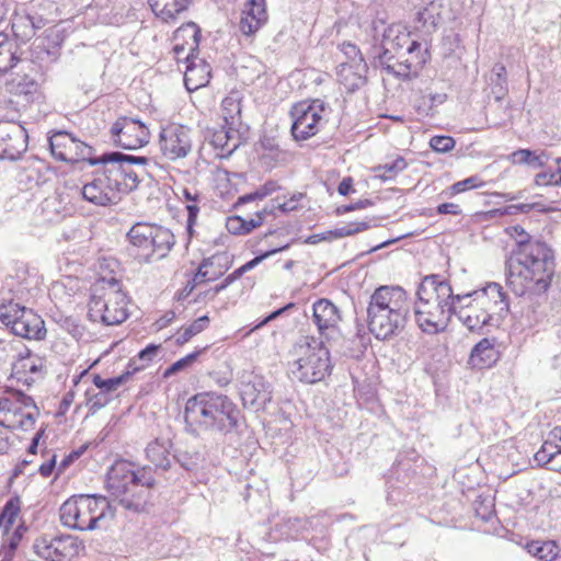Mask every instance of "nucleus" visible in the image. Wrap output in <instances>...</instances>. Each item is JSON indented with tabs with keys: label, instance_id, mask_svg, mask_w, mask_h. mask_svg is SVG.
I'll use <instances>...</instances> for the list:
<instances>
[{
	"label": "nucleus",
	"instance_id": "ddd939ff",
	"mask_svg": "<svg viewBox=\"0 0 561 561\" xmlns=\"http://www.w3.org/2000/svg\"><path fill=\"white\" fill-rule=\"evenodd\" d=\"M462 296H467V300L472 298L473 301H477V305L488 313L486 317L491 320V327H500L510 312L508 297L497 283H490L481 289Z\"/></svg>",
	"mask_w": 561,
	"mask_h": 561
},
{
	"label": "nucleus",
	"instance_id": "6e6d98bb",
	"mask_svg": "<svg viewBox=\"0 0 561 561\" xmlns=\"http://www.w3.org/2000/svg\"><path fill=\"white\" fill-rule=\"evenodd\" d=\"M339 47L350 62L362 64L364 61L360 49L355 44L343 42Z\"/></svg>",
	"mask_w": 561,
	"mask_h": 561
},
{
	"label": "nucleus",
	"instance_id": "6ab92c4d",
	"mask_svg": "<svg viewBox=\"0 0 561 561\" xmlns=\"http://www.w3.org/2000/svg\"><path fill=\"white\" fill-rule=\"evenodd\" d=\"M125 158L115 161H106L108 164L110 174L117 180V188H119V196L129 193L138 187V174L130 168L131 164H146L148 159L146 157H136L131 154L122 153Z\"/></svg>",
	"mask_w": 561,
	"mask_h": 561
},
{
	"label": "nucleus",
	"instance_id": "aec40b11",
	"mask_svg": "<svg viewBox=\"0 0 561 561\" xmlns=\"http://www.w3.org/2000/svg\"><path fill=\"white\" fill-rule=\"evenodd\" d=\"M405 55L407 58L399 60L397 72V78L402 80L417 77L430 58L427 49H422V44L417 41L410 43L405 49Z\"/></svg>",
	"mask_w": 561,
	"mask_h": 561
},
{
	"label": "nucleus",
	"instance_id": "f257e3e1",
	"mask_svg": "<svg viewBox=\"0 0 561 561\" xmlns=\"http://www.w3.org/2000/svg\"><path fill=\"white\" fill-rule=\"evenodd\" d=\"M519 247L507 261L506 284L517 297L527 302L529 323L543 317L548 289L554 274V256L543 242H529V236L520 226L510 228Z\"/></svg>",
	"mask_w": 561,
	"mask_h": 561
},
{
	"label": "nucleus",
	"instance_id": "8fccbe9b",
	"mask_svg": "<svg viewBox=\"0 0 561 561\" xmlns=\"http://www.w3.org/2000/svg\"><path fill=\"white\" fill-rule=\"evenodd\" d=\"M160 345L149 344L130 360H136V366L142 367V369H145L158 355Z\"/></svg>",
	"mask_w": 561,
	"mask_h": 561
},
{
	"label": "nucleus",
	"instance_id": "473e14b6",
	"mask_svg": "<svg viewBox=\"0 0 561 561\" xmlns=\"http://www.w3.org/2000/svg\"><path fill=\"white\" fill-rule=\"evenodd\" d=\"M140 370H142V367L136 366V360H129L126 370L119 376L104 379L99 375H94L93 383L99 390L111 396V393L126 382L131 375Z\"/></svg>",
	"mask_w": 561,
	"mask_h": 561
},
{
	"label": "nucleus",
	"instance_id": "c9c22d12",
	"mask_svg": "<svg viewBox=\"0 0 561 561\" xmlns=\"http://www.w3.org/2000/svg\"><path fill=\"white\" fill-rule=\"evenodd\" d=\"M7 85L11 93L24 95L27 101L32 100L38 91L37 81L28 73L12 72V78Z\"/></svg>",
	"mask_w": 561,
	"mask_h": 561
},
{
	"label": "nucleus",
	"instance_id": "c85d7f7f",
	"mask_svg": "<svg viewBox=\"0 0 561 561\" xmlns=\"http://www.w3.org/2000/svg\"><path fill=\"white\" fill-rule=\"evenodd\" d=\"M497 360L494 343L484 337L471 350L469 364L478 369L491 367Z\"/></svg>",
	"mask_w": 561,
	"mask_h": 561
},
{
	"label": "nucleus",
	"instance_id": "393cba45",
	"mask_svg": "<svg viewBox=\"0 0 561 561\" xmlns=\"http://www.w3.org/2000/svg\"><path fill=\"white\" fill-rule=\"evenodd\" d=\"M186 60L184 84L187 91L193 92L209 82L211 68L205 60L198 59L193 55H188Z\"/></svg>",
	"mask_w": 561,
	"mask_h": 561
},
{
	"label": "nucleus",
	"instance_id": "a18cd8bd",
	"mask_svg": "<svg viewBox=\"0 0 561 561\" xmlns=\"http://www.w3.org/2000/svg\"><path fill=\"white\" fill-rule=\"evenodd\" d=\"M408 167L407 161L402 157L396 158L392 162L380 164L374 168L376 178L388 181L392 180Z\"/></svg>",
	"mask_w": 561,
	"mask_h": 561
},
{
	"label": "nucleus",
	"instance_id": "cd10ccee",
	"mask_svg": "<svg viewBox=\"0 0 561 561\" xmlns=\"http://www.w3.org/2000/svg\"><path fill=\"white\" fill-rule=\"evenodd\" d=\"M153 229L154 225L137 222L127 233L130 244L140 251L137 255L142 256L146 260H149Z\"/></svg>",
	"mask_w": 561,
	"mask_h": 561
},
{
	"label": "nucleus",
	"instance_id": "3c124183",
	"mask_svg": "<svg viewBox=\"0 0 561 561\" xmlns=\"http://www.w3.org/2000/svg\"><path fill=\"white\" fill-rule=\"evenodd\" d=\"M556 457L554 444L552 442H545L541 448L535 454L534 460L538 466H548Z\"/></svg>",
	"mask_w": 561,
	"mask_h": 561
},
{
	"label": "nucleus",
	"instance_id": "bf43d9fd",
	"mask_svg": "<svg viewBox=\"0 0 561 561\" xmlns=\"http://www.w3.org/2000/svg\"><path fill=\"white\" fill-rule=\"evenodd\" d=\"M10 393L15 402V405L18 408H20L21 411H23V409H30V408L36 407L33 398L25 394L24 392H22L20 390H11Z\"/></svg>",
	"mask_w": 561,
	"mask_h": 561
},
{
	"label": "nucleus",
	"instance_id": "4468645a",
	"mask_svg": "<svg viewBox=\"0 0 561 561\" xmlns=\"http://www.w3.org/2000/svg\"><path fill=\"white\" fill-rule=\"evenodd\" d=\"M117 185V180L110 174L108 164H104L103 170L95 172L92 181L81 187V194L91 204L108 206L121 201Z\"/></svg>",
	"mask_w": 561,
	"mask_h": 561
},
{
	"label": "nucleus",
	"instance_id": "5701e85b",
	"mask_svg": "<svg viewBox=\"0 0 561 561\" xmlns=\"http://www.w3.org/2000/svg\"><path fill=\"white\" fill-rule=\"evenodd\" d=\"M43 369V359L26 350L25 354H20L12 365V377L24 385L31 386L35 378L34 375H41Z\"/></svg>",
	"mask_w": 561,
	"mask_h": 561
},
{
	"label": "nucleus",
	"instance_id": "7c9ffc66",
	"mask_svg": "<svg viewBox=\"0 0 561 561\" xmlns=\"http://www.w3.org/2000/svg\"><path fill=\"white\" fill-rule=\"evenodd\" d=\"M242 95L239 91H231L221 102V112L225 124L242 127L241 108Z\"/></svg>",
	"mask_w": 561,
	"mask_h": 561
},
{
	"label": "nucleus",
	"instance_id": "b1692460",
	"mask_svg": "<svg viewBox=\"0 0 561 561\" xmlns=\"http://www.w3.org/2000/svg\"><path fill=\"white\" fill-rule=\"evenodd\" d=\"M455 314L470 331H478L485 327H491V320L486 317L488 313H485L472 298L457 304Z\"/></svg>",
	"mask_w": 561,
	"mask_h": 561
},
{
	"label": "nucleus",
	"instance_id": "dca6fc26",
	"mask_svg": "<svg viewBox=\"0 0 561 561\" xmlns=\"http://www.w3.org/2000/svg\"><path fill=\"white\" fill-rule=\"evenodd\" d=\"M239 391L244 407L255 408L256 410L265 408L272 400V390L263 376L254 371L243 370L239 377Z\"/></svg>",
	"mask_w": 561,
	"mask_h": 561
},
{
	"label": "nucleus",
	"instance_id": "774afa93",
	"mask_svg": "<svg viewBox=\"0 0 561 561\" xmlns=\"http://www.w3.org/2000/svg\"><path fill=\"white\" fill-rule=\"evenodd\" d=\"M55 467L56 455H49L47 460L39 466L38 472L41 473L42 477L48 478L49 476L53 474Z\"/></svg>",
	"mask_w": 561,
	"mask_h": 561
},
{
	"label": "nucleus",
	"instance_id": "6e6552de",
	"mask_svg": "<svg viewBox=\"0 0 561 561\" xmlns=\"http://www.w3.org/2000/svg\"><path fill=\"white\" fill-rule=\"evenodd\" d=\"M88 316L91 321L105 325L119 324L127 319V297L116 278H101L93 285Z\"/></svg>",
	"mask_w": 561,
	"mask_h": 561
},
{
	"label": "nucleus",
	"instance_id": "9b49d317",
	"mask_svg": "<svg viewBox=\"0 0 561 561\" xmlns=\"http://www.w3.org/2000/svg\"><path fill=\"white\" fill-rule=\"evenodd\" d=\"M0 322L10 328L14 335L27 340H43L46 336L45 322L32 309L10 301L0 306Z\"/></svg>",
	"mask_w": 561,
	"mask_h": 561
},
{
	"label": "nucleus",
	"instance_id": "09e8293b",
	"mask_svg": "<svg viewBox=\"0 0 561 561\" xmlns=\"http://www.w3.org/2000/svg\"><path fill=\"white\" fill-rule=\"evenodd\" d=\"M20 512L18 502L10 500L5 503L2 513L0 514V528L8 531L9 527L13 525Z\"/></svg>",
	"mask_w": 561,
	"mask_h": 561
},
{
	"label": "nucleus",
	"instance_id": "20e7f679",
	"mask_svg": "<svg viewBox=\"0 0 561 561\" xmlns=\"http://www.w3.org/2000/svg\"><path fill=\"white\" fill-rule=\"evenodd\" d=\"M411 310V300L402 287L379 286L367 306L368 330L377 340H390L404 330Z\"/></svg>",
	"mask_w": 561,
	"mask_h": 561
},
{
	"label": "nucleus",
	"instance_id": "e2e57ef3",
	"mask_svg": "<svg viewBox=\"0 0 561 561\" xmlns=\"http://www.w3.org/2000/svg\"><path fill=\"white\" fill-rule=\"evenodd\" d=\"M286 248H287V245L278 248V249H273V250L267 251L261 255H257V256L253 257L252 260H250L249 262H247L245 264H243L241 266V268L244 273H247V272L251 271L252 268H254L255 266H257L264 259H266L270 255H272L283 249H286Z\"/></svg>",
	"mask_w": 561,
	"mask_h": 561
},
{
	"label": "nucleus",
	"instance_id": "ea45409f",
	"mask_svg": "<svg viewBox=\"0 0 561 561\" xmlns=\"http://www.w3.org/2000/svg\"><path fill=\"white\" fill-rule=\"evenodd\" d=\"M528 551L541 561H553L561 549L554 541H533Z\"/></svg>",
	"mask_w": 561,
	"mask_h": 561
},
{
	"label": "nucleus",
	"instance_id": "c03bdc74",
	"mask_svg": "<svg viewBox=\"0 0 561 561\" xmlns=\"http://www.w3.org/2000/svg\"><path fill=\"white\" fill-rule=\"evenodd\" d=\"M220 255H213L210 257L204 259L203 262L199 264V267L193 278V280L196 284L214 280L218 278L222 272L221 271H211L210 267H213L215 264H217L220 261Z\"/></svg>",
	"mask_w": 561,
	"mask_h": 561
},
{
	"label": "nucleus",
	"instance_id": "bb28decb",
	"mask_svg": "<svg viewBox=\"0 0 561 561\" xmlns=\"http://www.w3.org/2000/svg\"><path fill=\"white\" fill-rule=\"evenodd\" d=\"M210 144L220 151V156L231 154L241 144L240 128L225 124L213 133Z\"/></svg>",
	"mask_w": 561,
	"mask_h": 561
},
{
	"label": "nucleus",
	"instance_id": "4c0bfd02",
	"mask_svg": "<svg viewBox=\"0 0 561 561\" xmlns=\"http://www.w3.org/2000/svg\"><path fill=\"white\" fill-rule=\"evenodd\" d=\"M379 225V220L376 218H370L363 221L350 222L342 227L335 228L333 230H328V233L332 239L344 238L348 236H353L355 233L365 231L371 227H377Z\"/></svg>",
	"mask_w": 561,
	"mask_h": 561
},
{
	"label": "nucleus",
	"instance_id": "338daca9",
	"mask_svg": "<svg viewBox=\"0 0 561 561\" xmlns=\"http://www.w3.org/2000/svg\"><path fill=\"white\" fill-rule=\"evenodd\" d=\"M371 205H373V203L369 199H363V201H358V202L353 203V204L340 206V207H337L336 213L339 215H343V214H346V213H350V211H353V210L364 209V208H366L368 206H371Z\"/></svg>",
	"mask_w": 561,
	"mask_h": 561
},
{
	"label": "nucleus",
	"instance_id": "1a4fd4ad",
	"mask_svg": "<svg viewBox=\"0 0 561 561\" xmlns=\"http://www.w3.org/2000/svg\"><path fill=\"white\" fill-rule=\"evenodd\" d=\"M50 152L55 159L64 162L76 163L79 161H88L91 165L106 163V161H115L126 159L122 152H107L100 158L93 157V148L75 137L71 134L58 130L54 133L49 139Z\"/></svg>",
	"mask_w": 561,
	"mask_h": 561
},
{
	"label": "nucleus",
	"instance_id": "a878e982",
	"mask_svg": "<svg viewBox=\"0 0 561 561\" xmlns=\"http://www.w3.org/2000/svg\"><path fill=\"white\" fill-rule=\"evenodd\" d=\"M24 70L25 66L30 67L28 60L20 58V45L8 34L0 32V72H8L13 70L18 65Z\"/></svg>",
	"mask_w": 561,
	"mask_h": 561
},
{
	"label": "nucleus",
	"instance_id": "37998d69",
	"mask_svg": "<svg viewBox=\"0 0 561 561\" xmlns=\"http://www.w3.org/2000/svg\"><path fill=\"white\" fill-rule=\"evenodd\" d=\"M310 526V519L299 517L288 518L279 525L282 535L287 539L298 537L300 534L308 530Z\"/></svg>",
	"mask_w": 561,
	"mask_h": 561
},
{
	"label": "nucleus",
	"instance_id": "69168bd1",
	"mask_svg": "<svg viewBox=\"0 0 561 561\" xmlns=\"http://www.w3.org/2000/svg\"><path fill=\"white\" fill-rule=\"evenodd\" d=\"M244 219L239 216L230 217L227 220V229L233 234H243Z\"/></svg>",
	"mask_w": 561,
	"mask_h": 561
},
{
	"label": "nucleus",
	"instance_id": "a211bd4d",
	"mask_svg": "<svg viewBox=\"0 0 561 561\" xmlns=\"http://www.w3.org/2000/svg\"><path fill=\"white\" fill-rule=\"evenodd\" d=\"M27 133L20 124L0 121V160H16L27 149Z\"/></svg>",
	"mask_w": 561,
	"mask_h": 561
},
{
	"label": "nucleus",
	"instance_id": "a19ab883",
	"mask_svg": "<svg viewBox=\"0 0 561 561\" xmlns=\"http://www.w3.org/2000/svg\"><path fill=\"white\" fill-rule=\"evenodd\" d=\"M21 413V409L15 405L11 397L0 398V426L15 428V417Z\"/></svg>",
	"mask_w": 561,
	"mask_h": 561
},
{
	"label": "nucleus",
	"instance_id": "79ce46f5",
	"mask_svg": "<svg viewBox=\"0 0 561 561\" xmlns=\"http://www.w3.org/2000/svg\"><path fill=\"white\" fill-rule=\"evenodd\" d=\"M380 53H378L374 57V67L382 69L387 75L393 76L397 78V72L399 69V60L393 62L394 55L393 49L390 47L380 48Z\"/></svg>",
	"mask_w": 561,
	"mask_h": 561
},
{
	"label": "nucleus",
	"instance_id": "0e129e2a",
	"mask_svg": "<svg viewBox=\"0 0 561 561\" xmlns=\"http://www.w3.org/2000/svg\"><path fill=\"white\" fill-rule=\"evenodd\" d=\"M178 32L185 33L192 37L193 42L192 46L190 47L191 50H194L197 47L199 39V31L195 23H188L184 27H181Z\"/></svg>",
	"mask_w": 561,
	"mask_h": 561
},
{
	"label": "nucleus",
	"instance_id": "f3484780",
	"mask_svg": "<svg viewBox=\"0 0 561 561\" xmlns=\"http://www.w3.org/2000/svg\"><path fill=\"white\" fill-rule=\"evenodd\" d=\"M159 144L165 158L170 160L185 158L192 150L191 130L182 125H169L162 128Z\"/></svg>",
	"mask_w": 561,
	"mask_h": 561
},
{
	"label": "nucleus",
	"instance_id": "7ed1b4c3",
	"mask_svg": "<svg viewBox=\"0 0 561 561\" xmlns=\"http://www.w3.org/2000/svg\"><path fill=\"white\" fill-rule=\"evenodd\" d=\"M416 296L415 321L427 334L445 331L457 310V304L467 300V296L455 295L450 284L436 274L422 279Z\"/></svg>",
	"mask_w": 561,
	"mask_h": 561
},
{
	"label": "nucleus",
	"instance_id": "0eeeda50",
	"mask_svg": "<svg viewBox=\"0 0 561 561\" xmlns=\"http://www.w3.org/2000/svg\"><path fill=\"white\" fill-rule=\"evenodd\" d=\"M59 515L64 526L85 531L99 528L103 519L114 516V511L105 496L78 494L62 503Z\"/></svg>",
	"mask_w": 561,
	"mask_h": 561
},
{
	"label": "nucleus",
	"instance_id": "39448f33",
	"mask_svg": "<svg viewBox=\"0 0 561 561\" xmlns=\"http://www.w3.org/2000/svg\"><path fill=\"white\" fill-rule=\"evenodd\" d=\"M240 417L237 404L226 394L216 392L195 394L187 400L184 410L185 423L192 432L204 430L228 434L237 428Z\"/></svg>",
	"mask_w": 561,
	"mask_h": 561
},
{
	"label": "nucleus",
	"instance_id": "680f3d73",
	"mask_svg": "<svg viewBox=\"0 0 561 561\" xmlns=\"http://www.w3.org/2000/svg\"><path fill=\"white\" fill-rule=\"evenodd\" d=\"M296 208V204L294 199H290L285 203H277L275 201L272 202L270 206L263 208V211L266 214H274L276 209H279L282 213H288Z\"/></svg>",
	"mask_w": 561,
	"mask_h": 561
},
{
	"label": "nucleus",
	"instance_id": "4d7b16f0",
	"mask_svg": "<svg viewBox=\"0 0 561 561\" xmlns=\"http://www.w3.org/2000/svg\"><path fill=\"white\" fill-rule=\"evenodd\" d=\"M198 356V352L191 353L183 358L174 362L170 367H168L163 374L164 377H170L171 375L186 368L190 366L193 362L196 360Z\"/></svg>",
	"mask_w": 561,
	"mask_h": 561
},
{
	"label": "nucleus",
	"instance_id": "de8ad7c7",
	"mask_svg": "<svg viewBox=\"0 0 561 561\" xmlns=\"http://www.w3.org/2000/svg\"><path fill=\"white\" fill-rule=\"evenodd\" d=\"M173 458L187 471L197 469L202 460L201 454L197 450H179L173 455Z\"/></svg>",
	"mask_w": 561,
	"mask_h": 561
},
{
	"label": "nucleus",
	"instance_id": "72a5a7b5",
	"mask_svg": "<svg viewBox=\"0 0 561 561\" xmlns=\"http://www.w3.org/2000/svg\"><path fill=\"white\" fill-rule=\"evenodd\" d=\"M150 7L157 16L169 22L174 20L188 7V0H149Z\"/></svg>",
	"mask_w": 561,
	"mask_h": 561
},
{
	"label": "nucleus",
	"instance_id": "f03ea898",
	"mask_svg": "<svg viewBox=\"0 0 561 561\" xmlns=\"http://www.w3.org/2000/svg\"><path fill=\"white\" fill-rule=\"evenodd\" d=\"M172 442L169 438H156L148 444L146 457L154 466H144L138 470L133 465L121 460L116 461L107 472L106 488L119 506L130 512H141L149 499L150 491L157 484L154 473L167 471L171 467L170 449Z\"/></svg>",
	"mask_w": 561,
	"mask_h": 561
},
{
	"label": "nucleus",
	"instance_id": "2eb2a0df",
	"mask_svg": "<svg viewBox=\"0 0 561 561\" xmlns=\"http://www.w3.org/2000/svg\"><path fill=\"white\" fill-rule=\"evenodd\" d=\"M111 138L117 147L136 150L149 142V129L139 119L124 116L112 125Z\"/></svg>",
	"mask_w": 561,
	"mask_h": 561
},
{
	"label": "nucleus",
	"instance_id": "603ef678",
	"mask_svg": "<svg viewBox=\"0 0 561 561\" xmlns=\"http://www.w3.org/2000/svg\"><path fill=\"white\" fill-rule=\"evenodd\" d=\"M456 141L450 136L437 135L431 138L430 147L439 153H445L455 148Z\"/></svg>",
	"mask_w": 561,
	"mask_h": 561
},
{
	"label": "nucleus",
	"instance_id": "5fc2aeb1",
	"mask_svg": "<svg viewBox=\"0 0 561 561\" xmlns=\"http://www.w3.org/2000/svg\"><path fill=\"white\" fill-rule=\"evenodd\" d=\"M31 410L27 412L21 411L18 416H21L20 420H15V428H21L23 431H27L33 427L35 424L36 417L39 414L38 408H30Z\"/></svg>",
	"mask_w": 561,
	"mask_h": 561
},
{
	"label": "nucleus",
	"instance_id": "4be33fe9",
	"mask_svg": "<svg viewBox=\"0 0 561 561\" xmlns=\"http://www.w3.org/2000/svg\"><path fill=\"white\" fill-rule=\"evenodd\" d=\"M312 319L320 334L335 329L341 321L339 308L329 299H318L312 306Z\"/></svg>",
	"mask_w": 561,
	"mask_h": 561
},
{
	"label": "nucleus",
	"instance_id": "412c9836",
	"mask_svg": "<svg viewBox=\"0 0 561 561\" xmlns=\"http://www.w3.org/2000/svg\"><path fill=\"white\" fill-rule=\"evenodd\" d=\"M267 21L265 0H245L239 28L250 36L257 32Z\"/></svg>",
	"mask_w": 561,
	"mask_h": 561
},
{
	"label": "nucleus",
	"instance_id": "f8f14e48",
	"mask_svg": "<svg viewBox=\"0 0 561 561\" xmlns=\"http://www.w3.org/2000/svg\"><path fill=\"white\" fill-rule=\"evenodd\" d=\"M82 549V542L72 535L44 534L33 542L34 552L46 561H71Z\"/></svg>",
	"mask_w": 561,
	"mask_h": 561
},
{
	"label": "nucleus",
	"instance_id": "2f4dec72",
	"mask_svg": "<svg viewBox=\"0 0 561 561\" xmlns=\"http://www.w3.org/2000/svg\"><path fill=\"white\" fill-rule=\"evenodd\" d=\"M413 39L410 38V32L402 24L389 25L383 34L381 45L382 47L391 48L394 53H399L404 47L408 48Z\"/></svg>",
	"mask_w": 561,
	"mask_h": 561
},
{
	"label": "nucleus",
	"instance_id": "49530a36",
	"mask_svg": "<svg viewBox=\"0 0 561 561\" xmlns=\"http://www.w3.org/2000/svg\"><path fill=\"white\" fill-rule=\"evenodd\" d=\"M209 325L208 316H202L194 320L188 325L181 328L176 335V343L182 345L188 342L193 336L204 331Z\"/></svg>",
	"mask_w": 561,
	"mask_h": 561
},
{
	"label": "nucleus",
	"instance_id": "423d86ee",
	"mask_svg": "<svg viewBox=\"0 0 561 561\" xmlns=\"http://www.w3.org/2000/svg\"><path fill=\"white\" fill-rule=\"evenodd\" d=\"M295 359L289 363V376L306 385L322 381L331 374L330 352L323 341L312 336L300 339L294 346Z\"/></svg>",
	"mask_w": 561,
	"mask_h": 561
},
{
	"label": "nucleus",
	"instance_id": "13d9d810",
	"mask_svg": "<svg viewBox=\"0 0 561 561\" xmlns=\"http://www.w3.org/2000/svg\"><path fill=\"white\" fill-rule=\"evenodd\" d=\"M87 396H88V404L90 405V409L93 411L104 408L112 400L111 396L104 393L101 390H99L96 393H92V394L89 391H87Z\"/></svg>",
	"mask_w": 561,
	"mask_h": 561
},
{
	"label": "nucleus",
	"instance_id": "9d476101",
	"mask_svg": "<svg viewBox=\"0 0 561 561\" xmlns=\"http://www.w3.org/2000/svg\"><path fill=\"white\" fill-rule=\"evenodd\" d=\"M329 114L328 105L319 99L294 104L289 111L294 139L307 140L316 136L327 124Z\"/></svg>",
	"mask_w": 561,
	"mask_h": 561
},
{
	"label": "nucleus",
	"instance_id": "f704fd0d",
	"mask_svg": "<svg viewBox=\"0 0 561 561\" xmlns=\"http://www.w3.org/2000/svg\"><path fill=\"white\" fill-rule=\"evenodd\" d=\"M178 197L186 203L187 210V232L192 237L193 236V227L196 224L197 216L199 213L198 203L202 199L201 193L192 187H182L176 193Z\"/></svg>",
	"mask_w": 561,
	"mask_h": 561
},
{
	"label": "nucleus",
	"instance_id": "052dcab7",
	"mask_svg": "<svg viewBox=\"0 0 561 561\" xmlns=\"http://www.w3.org/2000/svg\"><path fill=\"white\" fill-rule=\"evenodd\" d=\"M535 183L537 185H559L558 171H543L535 176Z\"/></svg>",
	"mask_w": 561,
	"mask_h": 561
},
{
	"label": "nucleus",
	"instance_id": "864d4df0",
	"mask_svg": "<svg viewBox=\"0 0 561 561\" xmlns=\"http://www.w3.org/2000/svg\"><path fill=\"white\" fill-rule=\"evenodd\" d=\"M483 185L484 182L478 175H472L462 181L454 183L450 190L453 194H459L468 190L481 187Z\"/></svg>",
	"mask_w": 561,
	"mask_h": 561
},
{
	"label": "nucleus",
	"instance_id": "e433bc0d",
	"mask_svg": "<svg viewBox=\"0 0 561 561\" xmlns=\"http://www.w3.org/2000/svg\"><path fill=\"white\" fill-rule=\"evenodd\" d=\"M486 80L494 100L502 101L508 91L505 66L500 62L495 64Z\"/></svg>",
	"mask_w": 561,
	"mask_h": 561
},
{
	"label": "nucleus",
	"instance_id": "58836bf2",
	"mask_svg": "<svg viewBox=\"0 0 561 561\" xmlns=\"http://www.w3.org/2000/svg\"><path fill=\"white\" fill-rule=\"evenodd\" d=\"M549 156L545 151H533L529 149H518L512 153L514 163L528 164L534 168L546 165Z\"/></svg>",
	"mask_w": 561,
	"mask_h": 561
},
{
	"label": "nucleus",
	"instance_id": "c756f323",
	"mask_svg": "<svg viewBox=\"0 0 561 561\" xmlns=\"http://www.w3.org/2000/svg\"><path fill=\"white\" fill-rule=\"evenodd\" d=\"M174 243L175 238L171 230L154 225L149 259L153 256L157 259H163L170 252Z\"/></svg>",
	"mask_w": 561,
	"mask_h": 561
}]
</instances>
